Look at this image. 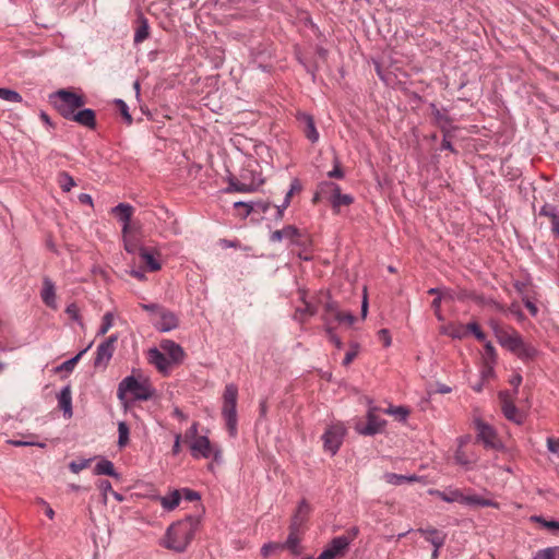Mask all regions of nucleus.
Wrapping results in <instances>:
<instances>
[{
	"label": "nucleus",
	"mask_w": 559,
	"mask_h": 559,
	"mask_svg": "<svg viewBox=\"0 0 559 559\" xmlns=\"http://www.w3.org/2000/svg\"><path fill=\"white\" fill-rule=\"evenodd\" d=\"M200 523V515H188L173 523L166 531L163 546L176 552H183L194 538Z\"/></svg>",
	"instance_id": "nucleus-1"
},
{
	"label": "nucleus",
	"mask_w": 559,
	"mask_h": 559,
	"mask_svg": "<svg viewBox=\"0 0 559 559\" xmlns=\"http://www.w3.org/2000/svg\"><path fill=\"white\" fill-rule=\"evenodd\" d=\"M50 99L64 119H69L76 109L81 108L85 104L83 95L68 90H59L55 92L50 95Z\"/></svg>",
	"instance_id": "nucleus-2"
},
{
	"label": "nucleus",
	"mask_w": 559,
	"mask_h": 559,
	"mask_svg": "<svg viewBox=\"0 0 559 559\" xmlns=\"http://www.w3.org/2000/svg\"><path fill=\"white\" fill-rule=\"evenodd\" d=\"M127 393L135 400L147 401L154 395V389L147 381H139L133 376H128L119 383L117 395L122 400Z\"/></svg>",
	"instance_id": "nucleus-3"
},
{
	"label": "nucleus",
	"mask_w": 559,
	"mask_h": 559,
	"mask_svg": "<svg viewBox=\"0 0 559 559\" xmlns=\"http://www.w3.org/2000/svg\"><path fill=\"white\" fill-rule=\"evenodd\" d=\"M358 527L353 526L346 535L334 537L319 555L317 559H338L346 555L349 545L357 537Z\"/></svg>",
	"instance_id": "nucleus-4"
},
{
	"label": "nucleus",
	"mask_w": 559,
	"mask_h": 559,
	"mask_svg": "<svg viewBox=\"0 0 559 559\" xmlns=\"http://www.w3.org/2000/svg\"><path fill=\"white\" fill-rule=\"evenodd\" d=\"M432 493L445 502H459L465 506L496 507V503L490 499H485L476 495L465 496L459 489H449L444 491L436 490L432 491Z\"/></svg>",
	"instance_id": "nucleus-5"
},
{
	"label": "nucleus",
	"mask_w": 559,
	"mask_h": 559,
	"mask_svg": "<svg viewBox=\"0 0 559 559\" xmlns=\"http://www.w3.org/2000/svg\"><path fill=\"white\" fill-rule=\"evenodd\" d=\"M346 435V428L337 423L329 426L322 436L323 449L332 456L340 450Z\"/></svg>",
	"instance_id": "nucleus-6"
},
{
	"label": "nucleus",
	"mask_w": 559,
	"mask_h": 559,
	"mask_svg": "<svg viewBox=\"0 0 559 559\" xmlns=\"http://www.w3.org/2000/svg\"><path fill=\"white\" fill-rule=\"evenodd\" d=\"M503 347L516 355L521 360H532L538 355L537 348L524 342L519 332L513 334V337H511Z\"/></svg>",
	"instance_id": "nucleus-7"
},
{
	"label": "nucleus",
	"mask_w": 559,
	"mask_h": 559,
	"mask_svg": "<svg viewBox=\"0 0 559 559\" xmlns=\"http://www.w3.org/2000/svg\"><path fill=\"white\" fill-rule=\"evenodd\" d=\"M475 427L477 429V439L485 448L492 450L502 449V443L499 440L496 430L490 425L480 419H476Z\"/></svg>",
	"instance_id": "nucleus-8"
},
{
	"label": "nucleus",
	"mask_w": 559,
	"mask_h": 559,
	"mask_svg": "<svg viewBox=\"0 0 559 559\" xmlns=\"http://www.w3.org/2000/svg\"><path fill=\"white\" fill-rule=\"evenodd\" d=\"M321 192L329 193V201L336 211L341 206H347L354 202V198L350 194L342 193L340 186L334 182L321 183Z\"/></svg>",
	"instance_id": "nucleus-9"
},
{
	"label": "nucleus",
	"mask_w": 559,
	"mask_h": 559,
	"mask_svg": "<svg viewBox=\"0 0 559 559\" xmlns=\"http://www.w3.org/2000/svg\"><path fill=\"white\" fill-rule=\"evenodd\" d=\"M377 407H370L367 413V424L357 423L355 426L356 431L362 436H374L379 433L384 425L385 420L376 415Z\"/></svg>",
	"instance_id": "nucleus-10"
},
{
	"label": "nucleus",
	"mask_w": 559,
	"mask_h": 559,
	"mask_svg": "<svg viewBox=\"0 0 559 559\" xmlns=\"http://www.w3.org/2000/svg\"><path fill=\"white\" fill-rule=\"evenodd\" d=\"M151 321L154 328L163 333L170 332L179 326L178 316L165 307Z\"/></svg>",
	"instance_id": "nucleus-11"
},
{
	"label": "nucleus",
	"mask_w": 559,
	"mask_h": 559,
	"mask_svg": "<svg viewBox=\"0 0 559 559\" xmlns=\"http://www.w3.org/2000/svg\"><path fill=\"white\" fill-rule=\"evenodd\" d=\"M117 335H110L104 342H102L95 353L94 367H106L111 359L115 352V343L117 342Z\"/></svg>",
	"instance_id": "nucleus-12"
},
{
	"label": "nucleus",
	"mask_w": 559,
	"mask_h": 559,
	"mask_svg": "<svg viewBox=\"0 0 559 559\" xmlns=\"http://www.w3.org/2000/svg\"><path fill=\"white\" fill-rule=\"evenodd\" d=\"M222 416L226 423L229 436H237V402H223Z\"/></svg>",
	"instance_id": "nucleus-13"
},
{
	"label": "nucleus",
	"mask_w": 559,
	"mask_h": 559,
	"mask_svg": "<svg viewBox=\"0 0 559 559\" xmlns=\"http://www.w3.org/2000/svg\"><path fill=\"white\" fill-rule=\"evenodd\" d=\"M147 360L163 374H168L173 366L162 349L156 347H153L148 350Z\"/></svg>",
	"instance_id": "nucleus-14"
},
{
	"label": "nucleus",
	"mask_w": 559,
	"mask_h": 559,
	"mask_svg": "<svg viewBox=\"0 0 559 559\" xmlns=\"http://www.w3.org/2000/svg\"><path fill=\"white\" fill-rule=\"evenodd\" d=\"M162 352L170 360L171 365L180 364L185 358L183 348L171 340H164L159 344Z\"/></svg>",
	"instance_id": "nucleus-15"
},
{
	"label": "nucleus",
	"mask_w": 559,
	"mask_h": 559,
	"mask_svg": "<svg viewBox=\"0 0 559 559\" xmlns=\"http://www.w3.org/2000/svg\"><path fill=\"white\" fill-rule=\"evenodd\" d=\"M289 535L285 543L280 544L281 549H288L294 556L301 554L300 538L298 536L299 526H297V518L292 521Z\"/></svg>",
	"instance_id": "nucleus-16"
},
{
	"label": "nucleus",
	"mask_w": 559,
	"mask_h": 559,
	"mask_svg": "<svg viewBox=\"0 0 559 559\" xmlns=\"http://www.w3.org/2000/svg\"><path fill=\"white\" fill-rule=\"evenodd\" d=\"M296 118L302 126V131H304L306 138L311 143L318 142L319 141V132L316 128L313 117L307 112H298Z\"/></svg>",
	"instance_id": "nucleus-17"
},
{
	"label": "nucleus",
	"mask_w": 559,
	"mask_h": 559,
	"mask_svg": "<svg viewBox=\"0 0 559 559\" xmlns=\"http://www.w3.org/2000/svg\"><path fill=\"white\" fill-rule=\"evenodd\" d=\"M234 207H245V213L241 214V217L246 218L251 213L265 214L272 207V204H271V202L263 201V200L251 201V202L237 201L234 203Z\"/></svg>",
	"instance_id": "nucleus-18"
},
{
	"label": "nucleus",
	"mask_w": 559,
	"mask_h": 559,
	"mask_svg": "<svg viewBox=\"0 0 559 559\" xmlns=\"http://www.w3.org/2000/svg\"><path fill=\"white\" fill-rule=\"evenodd\" d=\"M499 344L503 347L506 343L513 337L518 331L513 328H507L502 325L498 320L490 319L488 322Z\"/></svg>",
	"instance_id": "nucleus-19"
},
{
	"label": "nucleus",
	"mask_w": 559,
	"mask_h": 559,
	"mask_svg": "<svg viewBox=\"0 0 559 559\" xmlns=\"http://www.w3.org/2000/svg\"><path fill=\"white\" fill-rule=\"evenodd\" d=\"M300 236V231L293 225H287L282 229L275 230L271 234L270 240L272 242H281L287 240L290 243L297 242V238Z\"/></svg>",
	"instance_id": "nucleus-20"
},
{
	"label": "nucleus",
	"mask_w": 559,
	"mask_h": 559,
	"mask_svg": "<svg viewBox=\"0 0 559 559\" xmlns=\"http://www.w3.org/2000/svg\"><path fill=\"white\" fill-rule=\"evenodd\" d=\"M417 532L428 542L433 548L443 547L447 538V534L435 527L418 528Z\"/></svg>",
	"instance_id": "nucleus-21"
},
{
	"label": "nucleus",
	"mask_w": 559,
	"mask_h": 559,
	"mask_svg": "<svg viewBox=\"0 0 559 559\" xmlns=\"http://www.w3.org/2000/svg\"><path fill=\"white\" fill-rule=\"evenodd\" d=\"M111 212L122 223V233L126 235L130 228V222L133 214V206L128 203H119L112 207Z\"/></svg>",
	"instance_id": "nucleus-22"
},
{
	"label": "nucleus",
	"mask_w": 559,
	"mask_h": 559,
	"mask_svg": "<svg viewBox=\"0 0 559 559\" xmlns=\"http://www.w3.org/2000/svg\"><path fill=\"white\" fill-rule=\"evenodd\" d=\"M539 215L550 219V230L555 237H559V209L550 203H545L540 210Z\"/></svg>",
	"instance_id": "nucleus-23"
},
{
	"label": "nucleus",
	"mask_w": 559,
	"mask_h": 559,
	"mask_svg": "<svg viewBox=\"0 0 559 559\" xmlns=\"http://www.w3.org/2000/svg\"><path fill=\"white\" fill-rule=\"evenodd\" d=\"M191 453L194 457H204L209 459L212 455V447L211 442L207 437L200 436L199 438H195L194 441H192L191 445Z\"/></svg>",
	"instance_id": "nucleus-24"
},
{
	"label": "nucleus",
	"mask_w": 559,
	"mask_h": 559,
	"mask_svg": "<svg viewBox=\"0 0 559 559\" xmlns=\"http://www.w3.org/2000/svg\"><path fill=\"white\" fill-rule=\"evenodd\" d=\"M68 120L75 121L79 124L90 129H94L96 127L95 111L90 108L81 109L79 111L73 112V115L70 116Z\"/></svg>",
	"instance_id": "nucleus-25"
},
{
	"label": "nucleus",
	"mask_w": 559,
	"mask_h": 559,
	"mask_svg": "<svg viewBox=\"0 0 559 559\" xmlns=\"http://www.w3.org/2000/svg\"><path fill=\"white\" fill-rule=\"evenodd\" d=\"M58 406L63 412L66 418H71L73 415L72 411V393L70 385L63 386L57 395Z\"/></svg>",
	"instance_id": "nucleus-26"
},
{
	"label": "nucleus",
	"mask_w": 559,
	"mask_h": 559,
	"mask_svg": "<svg viewBox=\"0 0 559 559\" xmlns=\"http://www.w3.org/2000/svg\"><path fill=\"white\" fill-rule=\"evenodd\" d=\"M509 393L500 392L499 397L502 402V412L503 415L511 421L520 424L522 421V416L520 415L518 407L510 401H508Z\"/></svg>",
	"instance_id": "nucleus-27"
},
{
	"label": "nucleus",
	"mask_w": 559,
	"mask_h": 559,
	"mask_svg": "<svg viewBox=\"0 0 559 559\" xmlns=\"http://www.w3.org/2000/svg\"><path fill=\"white\" fill-rule=\"evenodd\" d=\"M150 35V25L147 20L140 15L136 20V26L134 29V38L133 41L135 45L141 44Z\"/></svg>",
	"instance_id": "nucleus-28"
},
{
	"label": "nucleus",
	"mask_w": 559,
	"mask_h": 559,
	"mask_svg": "<svg viewBox=\"0 0 559 559\" xmlns=\"http://www.w3.org/2000/svg\"><path fill=\"white\" fill-rule=\"evenodd\" d=\"M41 299L50 308L56 309V293H55V285L49 278L44 280V286L41 289Z\"/></svg>",
	"instance_id": "nucleus-29"
},
{
	"label": "nucleus",
	"mask_w": 559,
	"mask_h": 559,
	"mask_svg": "<svg viewBox=\"0 0 559 559\" xmlns=\"http://www.w3.org/2000/svg\"><path fill=\"white\" fill-rule=\"evenodd\" d=\"M259 185H255L253 182L246 183L242 181H239L236 178H229L228 180V187L226 188V192H242V193H249L253 192L258 189Z\"/></svg>",
	"instance_id": "nucleus-30"
},
{
	"label": "nucleus",
	"mask_w": 559,
	"mask_h": 559,
	"mask_svg": "<svg viewBox=\"0 0 559 559\" xmlns=\"http://www.w3.org/2000/svg\"><path fill=\"white\" fill-rule=\"evenodd\" d=\"M384 480L394 486H401L405 483H415L419 480V476L413 474V475H402V474H395V473H385L383 475Z\"/></svg>",
	"instance_id": "nucleus-31"
},
{
	"label": "nucleus",
	"mask_w": 559,
	"mask_h": 559,
	"mask_svg": "<svg viewBox=\"0 0 559 559\" xmlns=\"http://www.w3.org/2000/svg\"><path fill=\"white\" fill-rule=\"evenodd\" d=\"M94 474L119 478V474L116 472L114 463L107 459H102L96 463L94 467Z\"/></svg>",
	"instance_id": "nucleus-32"
},
{
	"label": "nucleus",
	"mask_w": 559,
	"mask_h": 559,
	"mask_svg": "<svg viewBox=\"0 0 559 559\" xmlns=\"http://www.w3.org/2000/svg\"><path fill=\"white\" fill-rule=\"evenodd\" d=\"M158 499H159L162 507L166 511H173L179 506L180 500H181V495H180L179 490H174L169 495L159 497Z\"/></svg>",
	"instance_id": "nucleus-33"
},
{
	"label": "nucleus",
	"mask_w": 559,
	"mask_h": 559,
	"mask_svg": "<svg viewBox=\"0 0 559 559\" xmlns=\"http://www.w3.org/2000/svg\"><path fill=\"white\" fill-rule=\"evenodd\" d=\"M432 115L437 126L442 130V132L450 131L451 119L445 112H442L432 105Z\"/></svg>",
	"instance_id": "nucleus-34"
},
{
	"label": "nucleus",
	"mask_w": 559,
	"mask_h": 559,
	"mask_svg": "<svg viewBox=\"0 0 559 559\" xmlns=\"http://www.w3.org/2000/svg\"><path fill=\"white\" fill-rule=\"evenodd\" d=\"M531 522L538 523L543 528H546L550 532H558L559 531V521L556 520H546L542 515H532L530 518Z\"/></svg>",
	"instance_id": "nucleus-35"
},
{
	"label": "nucleus",
	"mask_w": 559,
	"mask_h": 559,
	"mask_svg": "<svg viewBox=\"0 0 559 559\" xmlns=\"http://www.w3.org/2000/svg\"><path fill=\"white\" fill-rule=\"evenodd\" d=\"M383 413L392 415L395 417L396 420L404 423V421H406V419L409 415V409L405 406H392L391 405L388 408H385L383 411Z\"/></svg>",
	"instance_id": "nucleus-36"
},
{
	"label": "nucleus",
	"mask_w": 559,
	"mask_h": 559,
	"mask_svg": "<svg viewBox=\"0 0 559 559\" xmlns=\"http://www.w3.org/2000/svg\"><path fill=\"white\" fill-rule=\"evenodd\" d=\"M130 429L126 421L118 423V447L124 448L129 443Z\"/></svg>",
	"instance_id": "nucleus-37"
},
{
	"label": "nucleus",
	"mask_w": 559,
	"mask_h": 559,
	"mask_svg": "<svg viewBox=\"0 0 559 559\" xmlns=\"http://www.w3.org/2000/svg\"><path fill=\"white\" fill-rule=\"evenodd\" d=\"M92 344L80 350L74 357L71 359L66 360L63 364H61L58 367V370H66V371H72L75 367V365L79 362V360L82 358V356L91 348Z\"/></svg>",
	"instance_id": "nucleus-38"
},
{
	"label": "nucleus",
	"mask_w": 559,
	"mask_h": 559,
	"mask_svg": "<svg viewBox=\"0 0 559 559\" xmlns=\"http://www.w3.org/2000/svg\"><path fill=\"white\" fill-rule=\"evenodd\" d=\"M58 183L63 192H69L75 186L73 177L67 171L59 173Z\"/></svg>",
	"instance_id": "nucleus-39"
},
{
	"label": "nucleus",
	"mask_w": 559,
	"mask_h": 559,
	"mask_svg": "<svg viewBox=\"0 0 559 559\" xmlns=\"http://www.w3.org/2000/svg\"><path fill=\"white\" fill-rule=\"evenodd\" d=\"M559 557V547H547L538 550L532 559H557Z\"/></svg>",
	"instance_id": "nucleus-40"
},
{
	"label": "nucleus",
	"mask_w": 559,
	"mask_h": 559,
	"mask_svg": "<svg viewBox=\"0 0 559 559\" xmlns=\"http://www.w3.org/2000/svg\"><path fill=\"white\" fill-rule=\"evenodd\" d=\"M140 255H141L142 260L145 262V264L147 265L150 271L155 272L160 269V263L147 250L143 249L141 251Z\"/></svg>",
	"instance_id": "nucleus-41"
},
{
	"label": "nucleus",
	"mask_w": 559,
	"mask_h": 559,
	"mask_svg": "<svg viewBox=\"0 0 559 559\" xmlns=\"http://www.w3.org/2000/svg\"><path fill=\"white\" fill-rule=\"evenodd\" d=\"M454 460L455 462L463 466L465 469H469L472 468V466L475 464L476 460L475 459H469L466 453L459 449L455 454H454Z\"/></svg>",
	"instance_id": "nucleus-42"
},
{
	"label": "nucleus",
	"mask_w": 559,
	"mask_h": 559,
	"mask_svg": "<svg viewBox=\"0 0 559 559\" xmlns=\"http://www.w3.org/2000/svg\"><path fill=\"white\" fill-rule=\"evenodd\" d=\"M309 510H310V508H309L308 503L305 500H302L299 503L298 510L293 519V520H295L297 518V526L300 527L302 525V523L306 521Z\"/></svg>",
	"instance_id": "nucleus-43"
},
{
	"label": "nucleus",
	"mask_w": 559,
	"mask_h": 559,
	"mask_svg": "<svg viewBox=\"0 0 559 559\" xmlns=\"http://www.w3.org/2000/svg\"><path fill=\"white\" fill-rule=\"evenodd\" d=\"M0 98L11 103H21L22 96L10 88L0 87Z\"/></svg>",
	"instance_id": "nucleus-44"
},
{
	"label": "nucleus",
	"mask_w": 559,
	"mask_h": 559,
	"mask_svg": "<svg viewBox=\"0 0 559 559\" xmlns=\"http://www.w3.org/2000/svg\"><path fill=\"white\" fill-rule=\"evenodd\" d=\"M317 313V309L309 302L305 304L304 308H298L295 313V318L304 321L306 317H312Z\"/></svg>",
	"instance_id": "nucleus-45"
},
{
	"label": "nucleus",
	"mask_w": 559,
	"mask_h": 559,
	"mask_svg": "<svg viewBox=\"0 0 559 559\" xmlns=\"http://www.w3.org/2000/svg\"><path fill=\"white\" fill-rule=\"evenodd\" d=\"M114 325V313L106 312L103 317L100 328L97 335H105Z\"/></svg>",
	"instance_id": "nucleus-46"
},
{
	"label": "nucleus",
	"mask_w": 559,
	"mask_h": 559,
	"mask_svg": "<svg viewBox=\"0 0 559 559\" xmlns=\"http://www.w3.org/2000/svg\"><path fill=\"white\" fill-rule=\"evenodd\" d=\"M238 388L234 383H229L225 386L223 394V402H237Z\"/></svg>",
	"instance_id": "nucleus-47"
},
{
	"label": "nucleus",
	"mask_w": 559,
	"mask_h": 559,
	"mask_svg": "<svg viewBox=\"0 0 559 559\" xmlns=\"http://www.w3.org/2000/svg\"><path fill=\"white\" fill-rule=\"evenodd\" d=\"M91 459H79L74 460L69 464V468L72 473H80L81 471L85 469L90 466Z\"/></svg>",
	"instance_id": "nucleus-48"
},
{
	"label": "nucleus",
	"mask_w": 559,
	"mask_h": 559,
	"mask_svg": "<svg viewBox=\"0 0 559 559\" xmlns=\"http://www.w3.org/2000/svg\"><path fill=\"white\" fill-rule=\"evenodd\" d=\"M337 312H341V311L338 310V307H337L336 302L328 301L325 304V306H324V316H323V318H324V320L326 322H329L330 318H333L335 320Z\"/></svg>",
	"instance_id": "nucleus-49"
},
{
	"label": "nucleus",
	"mask_w": 559,
	"mask_h": 559,
	"mask_svg": "<svg viewBox=\"0 0 559 559\" xmlns=\"http://www.w3.org/2000/svg\"><path fill=\"white\" fill-rule=\"evenodd\" d=\"M116 105L119 109V112L121 114V116L123 117L124 121L128 123V124H131L133 119H132V116L130 115L129 112V107L128 105L122 100V99H116Z\"/></svg>",
	"instance_id": "nucleus-50"
},
{
	"label": "nucleus",
	"mask_w": 559,
	"mask_h": 559,
	"mask_svg": "<svg viewBox=\"0 0 559 559\" xmlns=\"http://www.w3.org/2000/svg\"><path fill=\"white\" fill-rule=\"evenodd\" d=\"M290 201L284 198V201L280 205H274V219L280 222L284 217L285 210L289 206Z\"/></svg>",
	"instance_id": "nucleus-51"
},
{
	"label": "nucleus",
	"mask_w": 559,
	"mask_h": 559,
	"mask_svg": "<svg viewBox=\"0 0 559 559\" xmlns=\"http://www.w3.org/2000/svg\"><path fill=\"white\" fill-rule=\"evenodd\" d=\"M466 329L473 333V335L478 340V341H485L486 340V335L485 333L481 331V329L479 328V325L476 323V322H469L467 325H466Z\"/></svg>",
	"instance_id": "nucleus-52"
},
{
	"label": "nucleus",
	"mask_w": 559,
	"mask_h": 559,
	"mask_svg": "<svg viewBox=\"0 0 559 559\" xmlns=\"http://www.w3.org/2000/svg\"><path fill=\"white\" fill-rule=\"evenodd\" d=\"M140 307L150 312L152 318H156L157 313L164 308L162 305L158 304H141Z\"/></svg>",
	"instance_id": "nucleus-53"
},
{
	"label": "nucleus",
	"mask_w": 559,
	"mask_h": 559,
	"mask_svg": "<svg viewBox=\"0 0 559 559\" xmlns=\"http://www.w3.org/2000/svg\"><path fill=\"white\" fill-rule=\"evenodd\" d=\"M357 354H358V345L353 344L352 348L346 353V355L343 359V365L348 366L349 364H352V361L355 359Z\"/></svg>",
	"instance_id": "nucleus-54"
},
{
	"label": "nucleus",
	"mask_w": 559,
	"mask_h": 559,
	"mask_svg": "<svg viewBox=\"0 0 559 559\" xmlns=\"http://www.w3.org/2000/svg\"><path fill=\"white\" fill-rule=\"evenodd\" d=\"M485 356L486 359L490 360L491 362H495L497 359L496 348L490 342L485 344Z\"/></svg>",
	"instance_id": "nucleus-55"
},
{
	"label": "nucleus",
	"mask_w": 559,
	"mask_h": 559,
	"mask_svg": "<svg viewBox=\"0 0 559 559\" xmlns=\"http://www.w3.org/2000/svg\"><path fill=\"white\" fill-rule=\"evenodd\" d=\"M325 331H326L330 342L333 343L337 348H342L343 343H342L341 338L335 334L333 329L328 325Z\"/></svg>",
	"instance_id": "nucleus-56"
},
{
	"label": "nucleus",
	"mask_w": 559,
	"mask_h": 559,
	"mask_svg": "<svg viewBox=\"0 0 559 559\" xmlns=\"http://www.w3.org/2000/svg\"><path fill=\"white\" fill-rule=\"evenodd\" d=\"M378 336H379V340L382 342L383 346L384 347H389L392 343V338H391V335H390V332L389 330L386 329H381L379 332H378Z\"/></svg>",
	"instance_id": "nucleus-57"
},
{
	"label": "nucleus",
	"mask_w": 559,
	"mask_h": 559,
	"mask_svg": "<svg viewBox=\"0 0 559 559\" xmlns=\"http://www.w3.org/2000/svg\"><path fill=\"white\" fill-rule=\"evenodd\" d=\"M441 300H442V297L441 296H438L436 297L432 302H431V307L432 309L435 310V314L437 317V319L439 321H442L443 320V317L441 314V310H440V307H441Z\"/></svg>",
	"instance_id": "nucleus-58"
},
{
	"label": "nucleus",
	"mask_w": 559,
	"mask_h": 559,
	"mask_svg": "<svg viewBox=\"0 0 559 559\" xmlns=\"http://www.w3.org/2000/svg\"><path fill=\"white\" fill-rule=\"evenodd\" d=\"M276 549H281L280 548V544L278 543H269V544H264L261 548V555L263 557H267L272 551L276 550Z\"/></svg>",
	"instance_id": "nucleus-59"
},
{
	"label": "nucleus",
	"mask_w": 559,
	"mask_h": 559,
	"mask_svg": "<svg viewBox=\"0 0 559 559\" xmlns=\"http://www.w3.org/2000/svg\"><path fill=\"white\" fill-rule=\"evenodd\" d=\"M335 320L338 321V322H346L348 325H350V324L354 323L355 317L352 313H343L341 311V312L336 313V319Z\"/></svg>",
	"instance_id": "nucleus-60"
},
{
	"label": "nucleus",
	"mask_w": 559,
	"mask_h": 559,
	"mask_svg": "<svg viewBox=\"0 0 559 559\" xmlns=\"http://www.w3.org/2000/svg\"><path fill=\"white\" fill-rule=\"evenodd\" d=\"M547 449L551 453H557L559 455V438H547Z\"/></svg>",
	"instance_id": "nucleus-61"
},
{
	"label": "nucleus",
	"mask_w": 559,
	"mask_h": 559,
	"mask_svg": "<svg viewBox=\"0 0 559 559\" xmlns=\"http://www.w3.org/2000/svg\"><path fill=\"white\" fill-rule=\"evenodd\" d=\"M449 133H450V131L443 132L441 150H447V151H450V152H455L451 141L449 140Z\"/></svg>",
	"instance_id": "nucleus-62"
},
{
	"label": "nucleus",
	"mask_w": 559,
	"mask_h": 559,
	"mask_svg": "<svg viewBox=\"0 0 559 559\" xmlns=\"http://www.w3.org/2000/svg\"><path fill=\"white\" fill-rule=\"evenodd\" d=\"M198 430H199V424L197 421H194L191 427L186 431V438L187 439H193V441L195 440V438H199L198 437Z\"/></svg>",
	"instance_id": "nucleus-63"
},
{
	"label": "nucleus",
	"mask_w": 559,
	"mask_h": 559,
	"mask_svg": "<svg viewBox=\"0 0 559 559\" xmlns=\"http://www.w3.org/2000/svg\"><path fill=\"white\" fill-rule=\"evenodd\" d=\"M98 488L103 492L105 499H106L107 492H111L112 491V487H111L110 481L109 480H105V479L99 480Z\"/></svg>",
	"instance_id": "nucleus-64"
}]
</instances>
